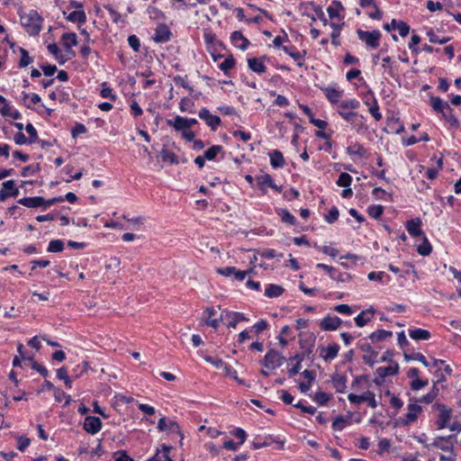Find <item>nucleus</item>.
Instances as JSON below:
<instances>
[{"label": "nucleus", "instance_id": "1", "mask_svg": "<svg viewBox=\"0 0 461 461\" xmlns=\"http://www.w3.org/2000/svg\"><path fill=\"white\" fill-rule=\"evenodd\" d=\"M20 21L27 33L31 36H36L41 31L42 18L35 10L20 14Z\"/></svg>", "mask_w": 461, "mask_h": 461}, {"label": "nucleus", "instance_id": "2", "mask_svg": "<svg viewBox=\"0 0 461 461\" xmlns=\"http://www.w3.org/2000/svg\"><path fill=\"white\" fill-rule=\"evenodd\" d=\"M357 34L358 39L365 42L369 48L376 49L380 44L382 34L378 30L367 32L358 29Z\"/></svg>", "mask_w": 461, "mask_h": 461}, {"label": "nucleus", "instance_id": "3", "mask_svg": "<svg viewBox=\"0 0 461 461\" xmlns=\"http://www.w3.org/2000/svg\"><path fill=\"white\" fill-rule=\"evenodd\" d=\"M359 102L357 99H349L342 101L339 105L338 113L347 122H351L353 117L357 115V113L350 110H355L359 107Z\"/></svg>", "mask_w": 461, "mask_h": 461}, {"label": "nucleus", "instance_id": "4", "mask_svg": "<svg viewBox=\"0 0 461 461\" xmlns=\"http://www.w3.org/2000/svg\"><path fill=\"white\" fill-rule=\"evenodd\" d=\"M433 408L438 411V418L437 420L438 429H441L448 426L452 417V410L442 403H436Z\"/></svg>", "mask_w": 461, "mask_h": 461}, {"label": "nucleus", "instance_id": "5", "mask_svg": "<svg viewBox=\"0 0 461 461\" xmlns=\"http://www.w3.org/2000/svg\"><path fill=\"white\" fill-rule=\"evenodd\" d=\"M348 401L354 404H360L363 402H366L368 406L372 409H375L377 407V402L375 401V395L371 391H366L361 395H357L355 393H349L348 396Z\"/></svg>", "mask_w": 461, "mask_h": 461}, {"label": "nucleus", "instance_id": "6", "mask_svg": "<svg viewBox=\"0 0 461 461\" xmlns=\"http://www.w3.org/2000/svg\"><path fill=\"white\" fill-rule=\"evenodd\" d=\"M285 360V357L280 355L277 351L270 349L264 357L263 365L267 368L273 370L281 366Z\"/></svg>", "mask_w": 461, "mask_h": 461}, {"label": "nucleus", "instance_id": "7", "mask_svg": "<svg viewBox=\"0 0 461 461\" xmlns=\"http://www.w3.org/2000/svg\"><path fill=\"white\" fill-rule=\"evenodd\" d=\"M221 321H226L228 328L235 329L240 321H248L249 319L241 312L225 311L221 315Z\"/></svg>", "mask_w": 461, "mask_h": 461}, {"label": "nucleus", "instance_id": "8", "mask_svg": "<svg viewBox=\"0 0 461 461\" xmlns=\"http://www.w3.org/2000/svg\"><path fill=\"white\" fill-rule=\"evenodd\" d=\"M172 32L165 23L158 24L152 40L157 43H166L170 41Z\"/></svg>", "mask_w": 461, "mask_h": 461}, {"label": "nucleus", "instance_id": "9", "mask_svg": "<svg viewBox=\"0 0 461 461\" xmlns=\"http://www.w3.org/2000/svg\"><path fill=\"white\" fill-rule=\"evenodd\" d=\"M61 43L64 46L66 52L71 57H75L76 53L72 47L77 44V36L75 32H65L61 35Z\"/></svg>", "mask_w": 461, "mask_h": 461}, {"label": "nucleus", "instance_id": "10", "mask_svg": "<svg viewBox=\"0 0 461 461\" xmlns=\"http://www.w3.org/2000/svg\"><path fill=\"white\" fill-rule=\"evenodd\" d=\"M84 429L92 435L96 434L102 429V421L98 417L86 416L83 423Z\"/></svg>", "mask_w": 461, "mask_h": 461}, {"label": "nucleus", "instance_id": "11", "mask_svg": "<svg viewBox=\"0 0 461 461\" xmlns=\"http://www.w3.org/2000/svg\"><path fill=\"white\" fill-rule=\"evenodd\" d=\"M361 351L364 352L363 360L366 364L373 366L375 363L378 353L366 342H360L358 344Z\"/></svg>", "mask_w": 461, "mask_h": 461}, {"label": "nucleus", "instance_id": "12", "mask_svg": "<svg viewBox=\"0 0 461 461\" xmlns=\"http://www.w3.org/2000/svg\"><path fill=\"white\" fill-rule=\"evenodd\" d=\"M199 117L205 122L212 131H215L221 122V118L217 115L211 114L207 108H203L199 112Z\"/></svg>", "mask_w": 461, "mask_h": 461}, {"label": "nucleus", "instance_id": "13", "mask_svg": "<svg viewBox=\"0 0 461 461\" xmlns=\"http://www.w3.org/2000/svg\"><path fill=\"white\" fill-rule=\"evenodd\" d=\"M342 324V320L337 316H326L320 322V328L325 331L336 330Z\"/></svg>", "mask_w": 461, "mask_h": 461}, {"label": "nucleus", "instance_id": "14", "mask_svg": "<svg viewBox=\"0 0 461 461\" xmlns=\"http://www.w3.org/2000/svg\"><path fill=\"white\" fill-rule=\"evenodd\" d=\"M422 411V408L417 403H410L408 405V411L404 415L405 420L402 421L403 425L415 422L418 419L419 414Z\"/></svg>", "mask_w": 461, "mask_h": 461}, {"label": "nucleus", "instance_id": "15", "mask_svg": "<svg viewBox=\"0 0 461 461\" xmlns=\"http://www.w3.org/2000/svg\"><path fill=\"white\" fill-rule=\"evenodd\" d=\"M158 429L159 431H171L176 432L177 434H180V428L179 425L171 420H167L165 417H162L159 419L158 422Z\"/></svg>", "mask_w": 461, "mask_h": 461}, {"label": "nucleus", "instance_id": "16", "mask_svg": "<svg viewBox=\"0 0 461 461\" xmlns=\"http://www.w3.org/2000/svg\"><path fill=\"white\" fill-rule=\"evenodd\" d=\"M230 41L236 48L241 50H246L249 45V41L240 31L231 33Z\"/></svg>", "mask_w": 461, "mask_h": 461}, {"label": "nucleus", "instance_id": "17", "mask_svg": "<svg viewBox=\"0 0 461 461\" xmlns=\"http://www.w3.org/2000/svg\"><path fill=\"white\" fill-rule=\"evenodd\" d=\"M282 50L286 54H288L290 57H292L294 59V61H296L297 66L303 67L304 65L303 58L306 55L305 50L300 52V51L296 50L295 47H294V46H292V47L283 46Z\"/></svg>", "mask_w": 461, "mask_h": 461}, {"label": "nucleus", "instance_id": "18", "mask_svg": "<svg viewBox=\"0 0 461 461\" xmlns=\"http://www.w3.org/2000/svg\"><path fill=\"white\" fill-rule=\"evenodd\" d=\"M265 57L261 58H251L248 59V66L249 69L258 74H263L267 70V67L264 64Z\"/></svg>", "mask_w": 461, "mask_h": 461}, {"label": "nucleus", "instance_id": "19", "mask_svg": "<svg viewBox=\"0 0 461 461\" xmlns=\"http://www.w3.org/2000/svg\"><path fill=\"white\" fill-rule=\"evenodd\" d=\"M339 350V347L338 344L329 345L327 348H322L321 349L320 356L326 361H331L335 357H337Z\"/></svg>", "mask_w": 461, "mask_h": 461}, {"label": "nucleus", "instance_id": "20", "mask_svg": "<svg viewBox=\"0 0 461 461\" xmlns=\"http://www.w3.org/2000/svg\"><path fill=\"white\" fill-rule=\"evenodd\" d=\"M44 203L45 199L41 196L23 197L18 200V203L28 208L41 207Z\"/></svg>", "mask_w": 461, "mask_h": 461}, {"label": "nucleus", "instance_id": "21", "mask_svg": "<svg viewBox=\"0 0 461 461\" xmlns=\"http://www.w3.org/2000/svg\"><path fill=\"white\" fill-rule=\"evenodd\" d=\"M421 221L420 219H412L406 222V230L412 237H420L423 235L420 229Z\"/></svg>", "mask_w": 461, "mask_h": 461}, {"label": "nucleus", "instance_id": "22", "mask_svg": "<svg viewBox=\"0 0 461 461\" xmlns=\"http://www.w3.org/2000/svg\"><path fill=\"white\" fill-rule=\"evenodd\" d=\"M399 372V365L393 363L388 366H380L376 369V374L380 379H384L386 376L397 375Z\"/></svg>", "mask_w": 461, "mask_h": 461}, {"label": "nucleus", "instance_id": "23", "mask_svg": "<svg viewBox=\"0 0 461 461\" xmlns=\"http://www.w3.org/2000/svg\"><path fill=\"white\" fill-rule=\"evenodd\" d=\"M167 124L172 128H174L176 131H184L188 129L187 127V118L176 115L172 120H167Z\"/></svg>", "mask_w": 461, "mask_h": 461}, {"label": "nucleus", "instance_id": "24", "mask_svg": "<svg viewBox=\"0 0 461 461\" xmlns=\"http://www.w3.org/2000/svg\"><path fill=\"white\" fill-rule=\"evenodd\" d=\"M375 311L373 308H370L368 310L362 311L356 318L355 322L357 327H364L366 323H368L374 314Z\"/></svg>", "mask_w": 461, "mask_h": 461}, {"label": "nucleus", "instance_id": "25", "mask_svg": "<svg viewBox=\"0 0 461 461\" xmlns=\"http://www.w3.org/2000/svg\"><path fill=\"white\" fill-rule=\"evenodd\" d=\"M171 449V447L167 445H162L161 449L158 450L154 456H152L148 461H174L169 456V451Z\"/></svg>", "mask_w": 461, "mask_h": 461}, {"label": "nucleus", "instance_id": "26", "mask_svg": "<svg viewBox=\"0 0 461 461\" xmlns=\"http://www.w3.org/2000/svg\"><path fill=\"white\" fill-rule=\"evenodd\" d=\"M270 164L273 167L278 168L285 166V158L281 151L275 149L269 153Z\"/></svg>", "mask_w": 461, "mask_h": 461}, {"label": "nucleus", "instance_id": "27", "mask_svg": "<svg viewBox=\"0 0 461 461\" xmlns=\"http://www.w3.org/2000/svg\"><path fill=\"white\" fill-rule=\"evenodd\" d=\"M430 104L436 113H441L444 110H450V105L439 97L431 96Z\"/></svg>", "mask_w": 461, "mask_h": 461}, {"label": "nucleus", "instance_id": "28", "mask_svg": "<svg viewBox=\"0 0 461 461\" xmlns=\"http://www.w3.org/2000/svg\"><path fill=\"white\" fill-rule=\"evenodd\" d=\"M347 153L350 156L364 158L366 156V149L358 142H355L347 148Z\"/></svg>", "mask_w": 461, "mask_h": 461}, {"label": "nucleus", "instance_id": "29", "mask_svg": "<svg viewBox=\"0 0 461 461\" xmlns=\"http://www.w3.org/2000/svg\"><path fill=\"white\" fill-rule=\"evenodd\" d=\"M393 336V332L385 330H378L369 335L372 342H379L385 340Z\"/></svg>", "mask_w": 461, "mask_h": 461}, {"label": "nucleus", "instance_id": "30", "mask_svg": "<svg viewBox=\"0 0 461 461\" xmlns=\"http://www.w3.org/2000/svg\"><path fill=\"white\" fill-rule=\"evenodd\" d=\"M409 336L415 340H428L430 338V333L427 330L415 329L409 331Z\"/></svg>", "mask_w": 461, "mask_h": 461}, {"label": "nucleus", "instance_id": "31", "mask_svg": "<svg viewBox=\"0 0 461 461\" xmlns=\"http://www.w3.org/2000/svg\"><path fill=\"white\" fill-rule=\"evenodd\" d=\"M284 291L282 286L270 284L265 290V295L269 298L278 297L283 294Z\"/></svg>", "mask_w": 461, "mask_h": 461}, {"label": "nucleus", "instance_id": "32", "mask_svg": "<svg viewBox=\"0 0 461 461\" xmlns=\"http://www.w3.org/2000/svg\"><path fill=\"white\" fill-rule=\"evenodd\" d=\"M160 156L163 161L168 162L171 165H176L179 163L176 155L165 147L161 149Z\"/></svg>", "mask_w": 461, "mask_h": 461}, {"label": "nucleus", "instance_id": "33", "mask_svg": "<svg viewBox=\"0 0 461 461\" xmlns=\"http://www.w3.org/2000/svg\"><path fill=\"white\" fill-rule=\"evenodd\" d=\"M344 23H342L341 25L339 24H337L335 23H330V26L332 28V32L330 33V38H331V43L335 46V47H338L340 45V41H339V37L340 35V32H341V26L343 25Z\"/></svg>", "mask_w": 461, "mask_h": 461}, {"label": "nucleus", "instance_id": "34", "mask_svg": "<svg viewBox=\"0 0 461 461\" xmlns=\"http://www.w3.org/2000/svg\"><path fill=\"white\" fill-rule=\"evenodd\" d=\"M392 26L393 29H397L398 32H399V34L402 36V37H405L409 34L410 32V26L402 22V21H400V22H397L395 19H393L392 20Z\"/></svg>", "mask_w": 461, "mask_h": 461}, {"label": "nucleus", "instance_id": "35", "mask_svg": "<svg viewBox=\"0 0 461 461\" xmlns=\"http://www.w3.org/2000/svg\"><path fill=\"white\" fill-rule=\"evenodd\" d=\"M67 19L72 23H84L86 21V13L83 10L71 12Z\"/></svg>", "mask_w": 461, "mask_h": 461}, {"label": "nucleus", "instance_id": "36", "mask_svg": "<svg viewBox=\"0 0 461 461\" xmlns=\"http://www.w3.org/2000/svg\"><path fill=\"white\" fill-rule=\"evenodd\" d=\"M341 10H344V7L339 1H333L331 5L327 8V12L330 18L340 17L339 12Z\"/></svg>", "mask_w": 461, "mask_h": 461}, {"label": "nucleus", "instance_id": "37", "mask_svg": "<svg viewBox=\"0 0 461 461\" xmlns=\"http://www.w3.org/2000/svg\"><path fill=\"white\" fill-rule=\"evenodd\" d=\"M348 422H349L348 418H345L342 415H339L334 419L331 426H332L333 430L340 431L346 428V426L348 424Z\"/></svg>", "mask_w": 461, "mask_h": 461}, {"label": "nucleus", "instance_id": "38", "mask_svg": "<svg viewBox=\"0 0 461 461\" xmlns=\"http://www.w3.org/2000/svg\"><path fill=\"white\" fill-rule=\"evenodd\" d=\"M258 185L259 188L263 191V193L266 192V188L272 185V182L274 181L272 176L268 174H265L262 176H259L257 177Z\"/></svg>", "mask_w": 461, "mask_h": 461}, {"label": "nucleus", "instance_id": "39", "mask_svg": "<svg viewBox=\"0 0 461 461\" xmlns=\"http://www.w3.org/2000/svg\"><path fill=\"white\" fill-rule=\"evenodd\" d=\"M324 92L328 100L332 104L338 103L341 96V92L332 87L325 88Z\"/></svg>", "mask_w": 461, "mask_h": 461}, {"label": "nucleus", "instance_id": "40", "mask_svg": "<svg viewBox=\"0 0 461 461\" xmlns=\"http://www.w3.org/2000/svg\"><path fill=\"white\" fill-rule=\"evenodd\" d=\"M368 94L372 95L373 101V104L369 108V113L372 114V116L376 122H379L382 119V113H380L379 105L377 104L376 99L374 97L373 93L370 91Z\"/></svg>", "mask_w": 461, "mask_h": 461}, {"label": "nucleus", "instance_id": "41", "mask_svg": "<svg viewBox=\"0 0 461 461\" xmlns=\"http://www.w3.org/2000/svg\"><path fill=\"white\" fill-rule=\"evenodd\" d=\"M3 190H5L8 192V194H11V196L16 197L19 194L18 188L15 186V183L14 180H7L5 181L3 184Z\"/></svg>", "mask_w": 461, "mask_h": 461}, {"label": "nucleus", "instance_id": "42", "mask_svg": "<svg viewBox=\"0 0 461 461\" xmlns=\"http://www.w3.org/2000/svg\"><path fill=\"white\" fill-rule=\"evenodd\" d=\"M438 389L434 385L429 393L420 397L417 402L421 403H431L437 397Z\"/></svg>", "mask_w": 461, "mask_h": 461}, {"label": "nucleus", "instance_id": "43", "mask_svg": "<svg viewBox=\"0 0 461 461\" xmlns=\"http://www.w3.org/2000/svg\"><path fill=\"white\" fill-rule=\"evenodd\" d=\"M20 53L21 59L18 64L19 68H25L32 63V58L30 57L29 52L25 49L20 48Z\"/></svg>", "mask_w": 461, "mask_h": 461}, {"label": "nucleus", "instance_id": "44", "mask_svg": "<svg viewBox=\"0 0 461 461\" xmlns=\"http://www.w3.org/2000/svg\"><path fill=\"white\" fill-rule=\"evenodd\" d=\"M432 247L428 239L423 236V242L418 247L417 251L421 256H429L431 253Z\"/></svg>", "mask_w": 461, "mask_h": 461}, {"label": "nucleus", "instance_id": "45", "mask_svg": "<svg viewBox=\"0 0 461 461\" xmlns=\"http://www.w3.org/2000/svg\"><path fill=\"white\" fill-rule=\"evenodd\" d=\"M54 398L59 402L65 401V402H64L65 406L68 405L71 402L70 395L67 394L65 392H63L62 390L58 389V388H55Z\"/></svg>", "mask_w": 461, "mask_h": 461}, {"label": "nucleus", "instance_id": "46", "mask_svg": "<svg viewBox=\"0 0 461 461\" xmlns=\"http://www.w3.org/2000/svg\"><path fill=\"white\" fill-rule=\"evenodd\" d=\"M221 150L222 147L221 145H213L204 152L203 156L207 160H212Z\"/></svg>", "mask_w": 461, "mask_h": 461}, {"label": "nucleus", "instance_id": "47", "mask_svg": "<svg viewBox=\"0 0 461 461\" xmlns=\"http://www.w3.org/2000/svg\"><path fill=\"white\" fill-rule=\"evenodd\" d=\"M235 59L232 56L225 59L220 65L219 68L222 70L225 74H227L230 69H232L235 66Z\"/></svg>", "mask_w": 461, "mask_h": 461}, {"label": "nucleus", "instance_id": "48", "mask_svg": "<svg viewBox=\"0 0 461 461\" xmlns=\"http://www.w3.org/2000/svg\"><path fill=\"white\" fill-rule=\"evenodd\" d=\"M278 215L281 217L282 221L289 223L290 225L295 224V217L290 213V212L286 209L280 210Z\"/></svg>", "mask_w": 461, "mask_h": 461}, {"label": "nucleus", "instance_id": "49", "mask_svg": "<svg viewBox=\"0 0 461 461\" xmlns=\"http://www.w3.org/2000/svg\"><path fill=\"white\" fill-rule=\"evenodd\" d=\"M442 117L451 125V126H457L458 121L456 117L453 114V109L450 107V110H444V112L441 113Z\"/></svg>", "mask_w": 461, "mask_h": 461}, {"label": "nucleus", "instance_id": "50", "mask_svg": "<svg viewBox=\"0 0 461 461\" xmlns=\"http://www.w3.org/2000/svg\"><path fill=\"white\" fill-rule=\"evenodd\" d=\"M64 249V243L60 240H54L49 243L48 251L52 253L61 252Z\"/></svg>", "mask_w": 461, "mask_h": 461}, {"label": "nucleus", "instance_id": "51", "mask_svg": "<svg viewBox=\"0 0 461 461\" xmlns=\"http://www.w3.org/2000/svg\"><path fill=\"white\" fill-rule=\"evenodd\" d=\"M352 183V176L348 173H341L336 182L339 186L348 187Z\"/></svg>", "mask_w": 461, "mask_h": 461}, {"label": "nucleus", "instance_id": "52", "mask_svg": "<svg viewBox=\"0 0 461 461\" xmlns=\"http://www.w3.org/2000/svg\"><path fill=\"white\" fill-rule=\"evenodd\" d=\"M368 215L374 219H378L384 212V206L378 205H371L367 209Z\"/></svg>", "mask_w": 461, "mask_h": 461}, {"label": "nucleus", "instance_id": "53", "mask_svg": "<svg viewBox=\"0 0 461 461\" xmlns=\"http://www.w3.org/2000/svg\"><path fill=\"white\" fill-rule=\"evenodd\" d=\"M290 359H296V360H297V362H296L295 366H293V367H291V368L288 370L289 375H290V376H294V375H297V374L300 372V370H301V367H302L301 363H302V361H303V357L301 355L296 354L294 357H291Z\"/></svg>", "mask_w": 461, "mask_h": 461}, {"label": "nucleus", "instance_id": "54", "mask_svg": "<svg viewBox=\"0 0 461 461\" xmlns=\"http://www.w3.org/2000/svg\"><path fill=\"white\" fill-rule=\"evenodd\" d=\"M347 379L344 375H337L333 378L334 386L339 393H342L346 388Z\"/></svg>", "mask_w": 461, "mask_h": 461}, {"label": "nucleus", "instance_id": "55", "mask_svg": "<svg viewBox=\"0 0 461 461\" xmlns=\"http://www.w3.org/2000/svg\"><path fill=\"white\" fill-rule=\"evenodd\" d=\"M41 170V167H40V165L39 164H36V165H29L27 167H24L22 170V173L21 175L23 176H33L35 175L37 172H39Z\"/></svg>", "mask_w": 461, "mask_h": 461}, {"label": "nucleus", "instance_id": "56", "mask_svg": "<svg viewBox=\"0 0 461 461\" xmlns=\"http://www.w3.org/2000/svg\"><path fill=\"white\" fill-rule=\"evenodd\" d=\"M25 131L29 134V143L32 144L36 142L38 140V133L34 126L32 123H28L25 126Z\"/></svg>", "mask_w": 461, "mask_h": 461}, {"label": "nucleus", "instance_id": "57", "mask_svg": "<svg viewBox=\"0 0 461 461\" xmlns=\"http://www.w3.org/2000/svg\"><path fill=\"white\" fill-rule=\"evenodd\" d=\"M427 34L431 43L445 44L449 41V38L447 37L439 38L432 30L428 32Z\"/></svg>", "mask_w": 461, "mask_h": 461}, {"label": "nucleus", "instance_id": "58", "mask_svg": "<svg viewBox=\"0 0 461 461\" xmlns=\"http://www.w3.org/2000/svg\"><path fill=\"white\" fill-rule=\"evenodd\" d=\"M193 106H194V103L187 97L182 98L179 103V110L181 112L193 113V111H192Z\"/></svg>", "mask_w": 461, "mask_h": 461}, {"label": "nucleus", "instance_id": "59", "mask_svg": "<svg viewBox=\"0 0 461 461\" xmlns=\"http://www.w3.org/2000/svg\"><path fill=\"white\" fill-rule=\"evenodd\" d=\"M420 42V37L417 34H413L411 38V41L409 42V49L411 50L412 53L415 55H418L420 52L419 48L417 45Z\"/></svg>", "mask_w": 461, "mask_h": 461}, {"label": "nucleus", "instance_id": "60", "mask_svg": "<svg viewBox=\"0 0 461 461\" xmlns=\"http://www.w3.org/2000/svg\"><path fill=\"white\" fill-rule=\"evenodd\" d=\"M313 400L319 405H325L329 402L330 396L326 393L320 391V392L315 393V394L313 396Z\"/></svg>", "mask_w": 461, "mask_h": 461}, {"label": "nucleus", "instance_id": "61", "mask_svg": "<svg viewBox=\"0 0 461 461\" xmlns=\"http://www.w3.org/2000/svg\"><path fill=\"white\" fill-rule=\"evenodd\" d=\"M89 369V364L86 361L78 364L77 367L74 369L75 377L77 378L86 373Z\"/></svg>", "mask_w": 461, "mask_h": 461}, {"label": "nucleus", "instance_id": "62", "mask_svg": "<svg viewBox=\"0 0 461 461\" xmlns=\"http://www.w3.org/2000/svg\"><path fill=\"white\" fill-rule=\"evenodd\" d=\"M174 82L176 86H180L187 89L189 93H192L194 91V88L191 86H189L186 79L185 77H182L181 76L175 77Z\"/></svg>", "mask_w": 461, "mask_h": 461}, {"label": "nucleus", "instance_id": "63", "mask_svg": "<svg viewBox=\"0 0 461 461\" xmlns=\"http://www.w3.org/2000/svg\"><path fill=\"white\" fill-rule=\"evenodd\" d=\"M128 43L134 51H136V52L140 51V42L139 38L136 35H134V34L130 35L128 37Z\"/></svg>", "mask_w": 461, "mask_h": 461}, {"label": "nucleus", "instance_id": "64", "mask_svg": "<svg viewBox=\"0 0 461 461\" xmlns=\"http://www.w3.org/2000/svg\"><path fill=\"white\" fill-rule=\"evenodd\" d=\"M339 215V210L337 209V207H332L330 210V212H328V214L325 215V220L329 223H333L334 221H336L338 220Z\"/></svg>", "mask_w": 461, "mask_h": 461}]
</instances>
